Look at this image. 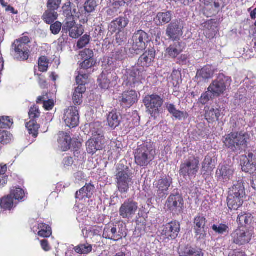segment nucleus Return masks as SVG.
<instances>
[{
    "mask_svg": "<svg viewBox=\"0 0 256 256\" xmlns=\"http://www.w3.org/2000/svg\"><path fill=\"white\" fill-rule=\"evenodd\" d=\"M250 136L246 132L230 133L224 140L225 146L234 152H240L247 148Z\"/></svg>",
    "mask_w": 256,
    "mask_h": 256,
    "instance_id": "1",
    "label": "nucleus"
},
{
    "mask_svg": "<svg viewBox=\"0 0 256 256\" xmlns=\"http://www.w3.org/2000/svg\"><path fill=\"white\" fill-rule=\"evenodd\" d=\"M156 150L151 142H145L139 146L135 152V162L140 166H148L154 158Z\"/></svg>",
    "mask_w": 256,
    "mask_h": 256,
    "instance_id": "2",
    "label": "nucleus"
},
{
    "mask_svg": "<svg viewBox=\"0 0 256 256\" xmlns=\"http://www.w3.org/2000/svg\"><path fill=\"white\" fill-rule=\"evenodd\" d=\"M30 42V38L26 36L14 41L10 50L11 54L14 59L18 60H26L28 58L30 52L28 45Z\"/></svg>",
    "mask_w": 256,
    "mask_h": 256,
    "instance_id": "3",
    "label": "nucleus"
},
{
    "mask_svg": "<svg viewBox=\"0 0 256 256\" xmlns=\"http://www.w3.org/2000/svg\"><path fill=\"white\" fill-rule=\"evenodd\" d=\"M231 82L232 80L230 77L220 74L216 78L211 82L208 90L213 94L214 96L218 97L224 94L230 86Z\"/></svg>",
    "mask_w": 256,
    "mask_h": 256,
    "instance_id": "4",
    "label": "nucleus"
},
{
    "mask_svg": "<svg viewBox=\"0 0 256 256\" xmlns=\"http://www.w3.org/2000/svg\"><path fill=\"white\" fill-rule=\"evenodd\" d=\"M146 112L152 117L156 118L159 116L160 108L164 104V100L157 94L146 96L143 100Z\"/></svg>",
    "mask_w": 256,
    "mask_h": 256,
    "instance_id": "5",
    "label": "nucleus"
},
{
    "mask_svg": "<svg viewBox=\"0 0 256 256\" xmlns=\"http://www.w3.org/2000/svg\"><path fill=\"white\" fill-rule=\"evenodd\" d=\"M126 236V228L124 224H110L106 226L104 230L103 237L106 239L118 241Z\"/></svg>",
    "mask_w": 256,
    "mask_h": 256,
    "instance_id": "6",
    "label": "nucleus"
},
{
    "mask_svg": "<svg viewBox=\"0 0 256 256\" xmlns=\"http://www.w3.org/2000/svg\"><path fill=\"white\" fill-rule=\"evenodd\" d=\"M198 158L192 156L184 160L180 166V174L184 178L194 176L199 170Z\"/></svg>",
    "mask_w": 256,
    "mask_h": 256,
    "instance_id": "7",
    "label": "nucleus"
},
{
    "mask_svg": "<svg viewBox=\"0 0 256 256\" xmlns=\"http://www.w3.org/2000/svg\"><path fill=\"white\" fill-rule=\"evenodd\" d=\"M148 35L143 30L136 32L132 38V46L130 50L132 54H139L146 48V44L148 42Z\"/></svg>",
    "mask_w": 256,
    "mask_h": 256,
    "instance_id": "8",
    "label": "nucleus"
},
{
    "mask_svg": "<svg viewBox=\"0 0 256 256\" xmlns=\"http://www.w3.org/2000/svg\"><path fill=\"white\" fill-rule=\"evenodd\" d=\"M180 231V223L173 221L162 226L160 232L163 240H174L178 237Z\"/></svg>",
    "mask_w": 256,
    "mask_h": 256,
    "instance_id": "9",
    "label": "nucleus"
},
{
    "mask_svg": "<svg viewBox=\"0 0 256 256\" xmlns=\"http://www.w3.org/2000/svg\"><path fill=\"white\" fill-rule=\"evenodd\" d=\"M116 186L121 194L128 192L130 187L132 185V179L126 170H119L116 176Z\"/></svg>",
    "mask_w": 256,
    "mask_h": 256,
    "instance_id": "10",
    "label": "nucleus"
},
{
    "mask_svg": "<svg viewBox=\"0 0 256 256\" xmlns=\"http://www.w3.org/2000/svg\"><path fill=\"white\" fill-rule=\"evenodd\" d=\"M184 201L181 194L178 193L171 194L166 200V206L170 212L180 213L182 212Z\"/></svg>",
    "mask_w": 256,
    "mask_h": 256,
    "instance_id": "11",
    "label": "nucleus"
},
{
    "mask_svg": "<svg viewBox=\"0 0 256 256\" xmlns=\"http://www.w3.org/2000/svg\"><path fill=\"white\" fill-rule=\"evenodd\" d=\"M138 209V203L129 198L122 204L119 210V214L123 218L130 219L136 214Z\"/></svg>",
    "mask_w": 256,
    "mask_h": 256,
    "instance_id": "12",
    "label": "nucleus"
},
{
    "mask_svg": "<svg viewBox=\"0 0 256 256\" xmlns=\"http://www.w3.org/2000/svg\"><path fill=\"white\" fill-rule=\"evenodd\" d=\"M144 72V68L138 66L126 70L125 76L128 82L131 86L141 82L145 77Z\"/></svg>",
    "mask_w": 256,
    "mask_h": 256,
    "instance_id": "13",
    "label": "nucleus"
},
{
    "mask_svg": "<svg viewBox=\"0 0 256 256\" xmlns=\"http://www.w3.org/2000/svg\"><path fill=\"white\" fill-rule=\"evenodd\" d=\"M79 114L76 107L70 106L64 110L62 120L69 128H74L79 123Z\"/></svg>",
    "mask_w": 256,
    "mask_h": 256,
    "instance_id": "14",
    "label": "nucleus"
},
{
    "mask_svg": "<svg viewBox=\"0 0 256 256\" xmlns=\"http://www.w3.org/2000/svg\"><path fill=\"white\" fill-rule=\"evenodd\" d=\"M184 24L180 20H176L167 26L166 35L170 39L176 40L183 34Z\"/></svg>",
    "mask_w": 256,
    "mask_h": 256,
    "instance_id": "15",
    "label": "nucleus"
},
{
    "mask_svg": "<svg viewBox=\"0 0 256 256\" xmlns=\"http://www.w3.org/2000/svg\"><path fill=\"white\" fill-rule=\"evenodd\" d=\"M234 243L242 246L249 243L252 240V234L244 229H236L231 234Z\"/></svg>",
    "mask_w": 256,
    "mask_h": 256,
    "instance_id": "16",
    "label": "nucleus"
},
{
    "mask_svg": "<svg viewBox=\"0 0 256 256\" xmlns=\"http://www.w3.org/2000/svg\"><path fill=\"white\" fill-rule=\"evenodd\" d=\"M172 182V179L170 178H164L156 180L154 182V188L158 196L162 198L167 195L168 188Z\"/></svg>",
    "mask_w": 256,
    "mask_h": 256,
    "instance_id": "17",
    "label": "nucleus"
},
{
    "mask_svg": "<svg viewBox=\"0 0 256 256\" xmlns=\"http://www.w3.org/2000/svg\"><path fill=\"white\" fill-rule=\"evenodd\" d=\"M242 170L246 172H253L256 170V154L249 152L248 155L242 156L240 158Z\"/></svg>",
    "mask_w": 256,
    "mask_h": 256,
    "instance_id": "18",
    "label": "nucleus"
},
{
    "mask_svg": "<svg viewBox=\"0 0 256 256\" xmlns=\"http://www.w3.org/2000/svg\"><path fill=\"white\" fill-rule=\"evenodd\" d=\"M62 32H69V36L73 38H76L81 36L83 33V30L81 26L76 24L72 19L66 22L62 28Z\"/></svg>",
    "mask_w": 256,
    "mask_h": 256,
    "instance_id": "19",
    "label": "nucleus"
},
{
    "mask_svg": "<svg viewBox=\"0 0 256 256\" xmlns=\"http://www.w3.org/2000/svg\"><path fill=\"white\" fill-rule=\"evenodd\" d=\"M138 94L134 90L124 92L119 97L120 104L123 108H129L138 102Z\"/></svg>",
    "mask_w": 256,
    "mask_h": 256,
    "instance_id": "20",
    "label": "nucleus"
},
{
    "mask_svg": "<svg viewBox=\"0 0 256 256\" xmlns=\"http://www.w3.org/2000/svg\"><path fill=\"white\" fill-rule=\"evenodd\" d=\"M206 219L202 215L198 214L194 220V230L198 239H203L206 235Z\"/></svg>",
    "mask_w": 256,
    "mask_h": 256,
    "instance_id": "21",
    "label": "nucleus"
},
{
    "mask_svg": "<svg viewBox=\"0 0 256 256\" xmlns=\"http://www.w3.org/2000/svg\"><path fill=\"white\" fill-rule=\"evenodd\" d=\"M104 144V140L92 137L86 144L87 152L88 153L93 154L98 150H102Z\"/></svg>",
    "mask_w": 256,
    "mask_h": 256,
    "instance_id": "22",
    "label": "nucleus"
},
{
    "mask_svg": "<svg viewBox=\"0 0 256 256\" xmlns=\"http://www.w3.org/2000/svg\"><path fill=\"white\" fill-rule=\"evenodd\" d=\"M178 253L180 256H204V253L201 248L189 246H180Z\"/></svg>",
    "mask_w": 256,
    "mask_h": 256,
    "instance_id": "23",
    "label": "nucleus"
},
{
    "mask_svg": "<svg viewBox=\"0 0 256 256\" xmlns=\"http://www.w3.org/2000/svg\"><path fill=\"white\" fill-rule=\"evenodd\" d=\"M234 172V170L230 166H222L218 168L216 174L219 180L225 182L232 178Z\"/></svg>",
    "mask_w": 256,
    "mask_h": 256,
    "instance_id": "24",
    "label": "nucleus"
},
{
    "mask_svg": "<svg viewBox=\"0 0 256 256\" xmlns=\"http://www.w3.org/2000/svg\"><path fill=\"white\" fill-rule=\"evenodd\" d=\"M156 55L155 50L152 48L146 51L138 59V64L141 65L140 67L144 68V66H150Z\"/></svg>",
    "mask_w": 256,
    "mask_h": 256,
    "instance_id": "25",
    "label": "nucleus"
},
{
    "mask_svg": "<svg viewBox=\"0 0 256 256\" xmlns=\"http://www.w3.org/2000/svg\"><path fill=\"white\" fill-rule=\"evenodd\" d=\"M214 74V70L210 66H206L197 71L196 78L198 82L202 80L211 78Z\"/></svg>",
    "mask_w": 256,
    "mask_h": 256,
    "instance_id": "26",
    "label": "nucleus"
},
{
    "mask_svg": "<svg viewBox=\"0 0 256 256\" xmlns=\"http://www.w3.org/2000/svg\"><path fill=\"white\" fill-rule=\"evenodd\" d=\"M122 120V116L120 114L115 110L109 112L107 116L108 126L113 129L116 128L120 124Z\"/></svg>",
    "mask_w": 256,
    "mask_h": 256,
    "instance_id": "27",
    "label": "nucleus"
},
{
    "mask_svg": "<svg viewBox=\"0 0 256 256\" xmlns=\"http://www.w3.org/2000/svg\"><path fill=\"white\" fill-rule=\"evenodd\" d=\"M228 195L245 197L246 192L243 183L240 181L234 182L232 186L229 188Z\"/></svg>",
    "mask_w": 256,
    "mask_h": 256,
    "instance_id": "28",
    "label": "nucleus"
},
{
    "mask_svg": "<svg viewBox=\"0 0 256 256\" xmlns=\"http://www.w3.org/2000/svg\"><path fill=\"white\" fill-rule=\"evenodd\" d=\"M94 190V186L90 184H86L76 194V198L83 199L84 198H91Z\"/></svg>",
    "mask_w": 256,
    "mask_h": 256,
    "instance_id": "29",
    "label": "nucleus"
},
{
    "mask_svg": "<svg viewBox=\"0 0 256 256\" xmlns=\"http://www.w3.org/2000/svg\"><path fill=\"white\" fill-rule=\"evenodd\" d=\"M244 197L228 196L227 198L228 206L231 210H237L244 202Z\"/></svg>",
    "mask_w": 256,
    "mask_h": 256,
    "instance_id": "30",
    "label": "nucleus"
},
{
    "mask_svg": "<svg viewBox=\"0 0 256 256\" xmlns=\"http://www.w3.org/2000/svg\"><path fill=\"white\" fill-rule=\"evenodd\" d=\"M58 142L59 146L62 152H66L70 148L71 142V138L66 133L63 132H60L58 134Z\"/></svg>",
    "mask_w": 256,
    "mask_h": 256,
    "instance_id": "31",
    "label": "nucleus"
},
{
    "mask_svg": "<svg viewBox=\"0 0 256 256\" xmlns=\"http://www.w3.org/2000/svg\"><path fill=\"white\" fill-rule=\"evenodd\" d=\"M183 46L179 42H174L166 50V54L172 58H175L179 55L183 50Z\"/></svg>",
    "mask_w": 256,
    "mask_h": 256,
    "instance_id": "32",
    "label": "nucleus"
},
{
    "mask_svg": "<svg viewBox=\"0 0 256 256\" xmlns=\"http://www.w3.org/2000/svg\"><path fill=\"white\" fill-rule=\"evenodd\" d=\"M129 22L127 18L120 17L112 21L110 24V29L112 32L120 31L126 26Z\"/></svg>",
    "mask_w": 256,
    "mask_h": 256,
    "instance_id": "33",
    "label": "nucleus"
},
{
    "mask_svg": "<svg viewBox=\"0 0 256 256\" xmlns=\"http://www.w3.org/2000/svg\"><path fill=\"white\" fill-rule=\"evenodd\" d=\"M172 12L170 11L158 12L154 21L157 26H162L168 23L172 20Z\"/></svg>",
    "mask_w": 256,
    "mask_h": 256,
    "instance_id": "34",
    "label": "nucleus"
},
{
    "mask_svg": "<svg viewBox=\"0 0 256 256\" xmlns=\"http://www.w3.org/2000/svg\"><path fill=\"white\" fill-rule=\"evenodd\" d=\"M166 108L168 112L176 119L182 120L188 117V114L186 112L177 110L173 104H166Z\"/></svg>",
    "mask_w": 256,
    "mask_h": 256,
    "instance_id": "35",
    "label": "nucleus"
},
{
    "mask_svg": "<svg viewBox=\"0 0 256 256\" xmlns=\"http://www.w3.org/2000/svg\"><path fill=\"white\" fill-rule=\"evenodd\" d=\"M90 133L92 137L104 140L102 134V126L101 124L98 122H94L90 124Z\"/></svg>",
    "mask_w": 256,
    "mask_h": 256,
    "instance_id": "36",
    "label": "nucleus"
},
{
    "mask_svg": "<svg viewBox=\"0 0 256 256\" xmlns=\"http://www.w3.org/2000/svg\"><path fill=\"white\" fill-rule=\"evenodd\" d=\"M56 10L48 8L42 16V20L47 24H50L58 19V14Z\"/></svg>",
    "mask_w": 256,
    "mask_h": 256,
    "instance_id": "37",
    "label": "nucleus"
},
{
    "mask_svg": "<svg viewBox=\"0 0 256 256\" xmlns=\"http://www.w3.org/2000/svg\"><path fill=\"white\" fill-rule=\"evenodd\" d=\"M205 118L208 120H218L221 116L220 110L213 108H206Z\"/></svg>",
    "mask_w": 256,
    "mask_h": 256,
    "instance_id": "38",
    "label": "nucleus"
},
{
    "mask_svg": "<svg viewBox=\"0 0 256 256\" xmlns=\"http://www.w3.org/2000/svg\"><path fill=\"white\" fill-rule=\"evenodd\" d=\"M86 88L85 86H78L76 88L72 96L74 103L76 105H80L82 102V94L85 92Z\"/></svg>",
    "mask_w": 256,
    "mask_h": 256,
    "instance_id": "39",
    "label": "nucleus"
},
{
    "mask_svg": "<svg viewBox=\"0 0 256 256\" xmlns=\"http://www.w3.org/2000/svg\"><path fill=\"white\" fill-rule=\"evenodd\" d=\"M14 200L11 196L9 195L1 199V208L4 210H10L14 207Z\"/></svg>",
    "mask_w": 256,
    "mask_h": 256,
    "instance_id": "40",
    "label": "nucleus"
},
{
    "mask_svg": "<svg viewBox=\"0 0 256 256\" xmlns=\"http://www.w3.org/2000/svg\"><path fill=\"white\" fill-rule=\"evenodd\" d=\"M38 228L40 230L38 235L42 237L48 238L52 234L50 227L44 223L38 224Z\"/></svg>",
    "mask_w": 256,
    "mask_h": 256,
    "instance_id": "41",
    "label": "nucleus"
},
{
    "mask_svg": "<svg viewBox=\"0 0 256 256\" xmlns=\"http://www.w3.org/2000/svg\"><path fill=\"white\" fill-rule=\"evenodd\" d=\"M78 76H76V82L78 86H84L88 82V75L85 72L77 70Z\"/></svg>",
    "mask_w": 256,
    "mask_h": 256,
    "instance_id": "42",
    "label": "nucleus"
},
{
    "mask_svg": "<svg viewBox=\"0 0 256 256\" xmlns=\"http://www.w3.org/2000/svg\"><path fill=\"white\" fill-rule=\"evenodd\" d=\"M26 127L30 134H32L34 137L37 136L39 125L36 120H30L29 122L26 123Z\"/></svg>",
    "mask_w": 256,
    "mask_h": 256,
    "instance_id": "43",
    "label": "nucleus"
},
{
    "mask_svg": "<svg viewBox=\"0 0 256 256\" xmlns=\"http://www.w3.org/2000/svg\"><path fill=\"white\" fill-rule=\"evenodd\" d=\"M212 158L210 156H206L202 164V171L204 174L206 172H211L214 168V166L212 164Z\"/></svg>",
    "mask_w": 256,
    "mask_h": 256,
    "instance_id": "44",
    "label": "nucleus"
},
{
    "mask_svg": "<svg viewBox=\"0 0 256 256\" xmlns=\"http://www.w3.org/2000/svg\"><path fill=\"white\" fill-rule=\"evenodd\" d=\"M252 217L250 214L241 213L238 215L237 221L242 226H245L251 223Z\"/></svg>",
    "mask_w": 256,
    "mask_h": 256,
    "instance_id": "45",
    "label": "nucleus"
},
{
    "mask_svg": "<svg viewBox=\"0 0 256 256\" xmlns=\"http://www.w3.org/2000/svg\"><path fill=\"white\" fill-rule=\"evenodd\" d=\"M74 250L77 254H88L92 250V245L88 243L80 244L75 247Z\"/></svg>",
    "mask_w": 256,
    "mask_h": 256,
    "instance_id": "46",
    "label": "nucleus"
},
{
    "mask_svg": "<svg viewBox=\"0 0 256 256\" xmlns=\"http://www.w3.org/2000/svg\"><path fill=\"white\" fill-rule=\"evenodd\" d=\"M13 140L12 134L6 130H0V142L2 144H8Z\"/></svg>",
    "mask_w": 256,
    "mask_h": 256,
    "instance_id": "47",
    "label": "nucleus"
},
{
    "mask_svg": "<svg viewBox=\"0 0 256 256\" xmlns=\"http://www.w3.org/2000/svg\"><path fill=\"white\" fill-rule=\"evenodd\" d=\"M13 124V120L10 117L2 116L0 117V128H8Z\"/></svg>",
    "mask_w": 256,
    "mask_h": 256,
    "instance_id": "48",
    "label": "nucleus"
},
{
    "mask_svg": "<svg viewBox=\"0 0 256 256\" xmlns=\"http://www.w3.org/2000/svg\"><path fill=\"white\" fill-rule=\"evenodd\" d=\"M204 4L206 8H212L213 9L214 8L216 10H218L222 4V2H220L218 0H204Z\"/></svg>",
    "mask_w": 256,
    "mask_h": 256,
    "instance_id": "49",
    "label": "nucleus"
},
{
    "mask_svg": "<svg viewBox=\"0 0 256 256\" xmlns=\"http://www.w3.org/2000/svg\"><path fill=\"white\" fill-rule=\"evenodd\" d=\"M48 60L44 56L40 58L38 60V68L40 72H46L48 68Z\"/></svg>",
    "mask_w": 256,
    "mask_h": 256,
    "instance_id": "50",
    "label": "nucleus"
},
{
    "mask_svg": "<svg viewBox=\"0 0 256 256\" xmlns=\"http://www.w3.org/2000/svg\"><path fill=\"white\" fill-rule=\"evenodd\" d=\"M84 61L80 64V68L78 70H87L92 68L96 64V61L94 59L90 60H83Z\"/></svg>",
    "mask_w": 256,
    "mask_h": 256,
    "instance_id": "51",
    "label": "nucleus"
},
{
    "mask_svg": "<svg viewBox=\"0 0 256 256\" xmlns=\"http://www.w3.org/2000/svg\"><path fill=\"white\" fill-rule=\"evenodd\" d=\"M96 0H87L84 4L85 10L88 12H92L97 6Z\"/></svg>",
    "mask_w": 256,
    "mask_h": 256,
    "instance_id": "52",
    "label": "nucleus"
},
{
    "mask_svg": "<svg viewBox=\"0 0 256 256\" xmlns=\"http://www.w3.org/2000/svg\"><path fill=\"white\" fill-rule=\"evenodd\" d=\"M40 112L39 108L36 106H34L31 107L29 112L28 115L30 120H34L36 121V120L40 116Z\"/></svg>",
    "mask_w": 256,
    "mask_h": 256,
    "instance_id": "53",
    "label": "nucleus"
},
{
    "mask_svg": "<svg viewBox=\"0 0 256 256\" xmlns=\"http://www.w3.org/2000/svg\"><path fill=\"white\" fill-rule=\"evenodd\" d=\"M10 196L12 197L13 196L16 200H22L24 197V192L22 188H16L14 190L11 191Z\"/></svg>",
    "mask_w": 256,
    "mask_h": 256,
    "instance_id": "54",
    "label": "nucleus"
},
{
    "mask_svg": "<svg viewBox=\"0 0 256 256\" xmlns=\"http://www.w3.org/2000/svg\"><path fill=\"white\" fill-rule=\"evenodd\" d=\"M212 229L216 233L223 234L228 231V227L226 225L223 224H214L212 226Z\"/></svg>",
    "mask_w": 256,
    "mask_h": 256,
    "instance_id": "55",
    "label": "nucleus"
},
{
    "mask_svg": "<svg viewBox=\"0 0 256 256\" xmlns=\"http://www.w3.org/2000/svg\"><path fill=\"white\" fill-rule=\"evenodd\" d=\"M62 0H48L46 4L48 8L57 10L60 6Z\"/></svg>",
    "mask_w": 256,
    "mask_h": 256,
    "instance_id": "56",
    "label": "nucleus"
},
{
    "mask_svg": "<svg viewBox=\"0 0 256 256\" xmlns=\"http://www.w3.org/2000/svg\"><path fill=\"white\" fill-rule=\"evenodd\" d=\"M50 30L54 34H58L60 31L62 27V24L60 22L56 21L54 24H50Z\"/></svg>",
    "mask_w": 256,
    "mask_h": 256,
    "instance_id": "57",
    "label": "nucleus"
},
{
    "mask_svg": "<svg viewBox=\"0 0 256 256\" xmlns=\"http://www.w3.org/2000/svg\"><path fill=\"white\" fill-rule=\"evenodd\" d=\"M90 36L85 34L82 36L78 42L77 47L78 48H82L87 45L90 42Z\"/></svg>",
    "mask_w": 256,
    "mask_h": 256,
    "instance_id": "58",
    "label": "nucleus"
},
{
    "mask_svg": "<svg viewBox=\"0 0 256 256\" xmlns=\"http://www.w3.org/2000/svg\"><path fill=\"white\" fill-rule=\"evenodd\" d=\"M214 97L213 94L209 90H208L204 93L200 97V102L202 104H206L210 99Z\"/></svg>",
    "mask_w": 256,
    "mask_h": 256,
    "instance_id": "59",
    "label": "nucleus"
},
{
    "mask_svg": "<svg viewBox=\"0 0 256 256\" xmlns=\"http://www.w3.org/2000/svg\"><path fill=\"white\" fill-rule=\"evenodd\" d=\"M72 4L70 2H68L62 6V8L64 14L68 17H70V16L73 15V12H72Z\"/></svg>",
    "mask_w": 256,
    "mask_h": 256,
    "instance_id": "60",
    "label": "nucleus"
},
{
    "mask_svg": "<svg viewBox=\"0 0 256 256\" xmlns=\"http://www.w3.org/2000/svg\"><path fill=\"white\" fill-rule=\"evenodd\" d=\"M82 60L94 59L93 51L90 49H85L80 52Z\"/></svg>",
    "mask_w": 256,
    "mask_h": 256,
    "instance_id": "61",
    "label": "nucleus"
},
{
    "mask_svg": "<svg viewBox=\"0 0 256 256\" xmlns=\"http://www.w3.org/2000/svg\"><path fill=\"white\" fill-rule=\"evenodd\" d=\"M100 82V86L101 88L103 89H108L110 84V81L108 78H106L105 76L102 75L100 78H98Z\"/></svg>",
    "mask_w": 256,
    "mask_h": 256,
    "instance_id": "62",
    "label": "nucleus"
},
{
    "mask_svg": "<svg viewBox=\"0 0 256 256\" xmlns=\"http://www.w3.org/2000/svg\"><path fill=\"white\" fill-rule=\"evenodd\" d=\"M43 106L46 110H48L52 109L54 106V103L50 100H46L43 102Z\"/></svg>",
    "mask_w": 256,
    "mask_h": 256,
    "instance_id": "63",
    "label": "nucleus"
},
{
    "mask_svg": "<svg viewBox=\"0 0 256 256\" xmlns=\"http://www.w3.org/2000/svg\"><path fill=\"white\" fill-rule=\"evenodd\" d=\"M74 178L76 180L80 182L84 179L85 176L83 172L80 171L75 174Z\"/></svg>",
    "mask_w": 256,
    "mask_h": 256,
    "instance_id": "64",
    "label": "nucleus"
}]
</instances>
